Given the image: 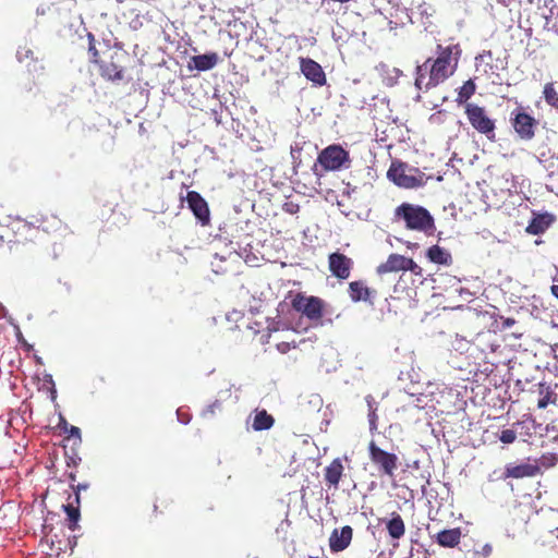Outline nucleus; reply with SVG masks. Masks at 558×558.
Listing matches in <instances>:
<instances>
[{
    "label": "nucleus",
    "mask_w": 558,
    "mask_h": 558,
    "mask_svg": "<svg viewBox=\"0 0 558 558\" xmlns=\"http://www.w3.org/2000/svg\"><path fill=\"white\" fill-rule=\"evenodd\" d=\"M368 422H369V429L375 430L377 429V414L376 410L371 408V411L368 413Z\"/></svg>",
    "instance_id": "obj_31"
},
{
    "label": "nucleus",
    "mask_w": 558,
    "mask_h": 558,
    "mask_svg": "<svg viewBox=\"0 0 558 558\" xmlns=\"http://www.w3.org/2000/svg\"><path fill=\"white\" fill-rule=\"evenodd\" d=\"M543 96L545 101L558 111V93L554 83H547L544 86Z\"/></svg>",
    "instance_id": "obj_28"
},
{
    "label": "nucleus",
    "mask_w": 558,
    "mask_h": 558,
    "mask_svg": "<svg viewBox=\"0 0 558 558\" xmlns=\"http://www.w3.org/2000/svg\"><path fill=\"white\" fill-rule=\"evenodd\" d=\"M517 439V433L513 429H504L499 435V440L504 444H512Z\"/></svg>",
    "instance_id": "obj_30"
},
{
    "label": "nucleus",
    "mask_w": 558,
    "mask_h": 558,
    "mask_svg": "<svg viewBox=\"0 0 558 558\" xmlns=\"http://www.w3.org/2000/svg\"><path fill=\"white\" fill-rule=\"evenodd\" d=\"M557 16H558V7H557Z\"/></svg>",
    "instance_id": "obj_41"
},
{
    "label": "nucleus",
    "mask_w": 558,
    "mask_h": 558,
    "mask_svg": "<svg viewBox=\"0 0 558 558\" xmlns=\"http://www.w3.org/2000/svg\"><path fill=\"white\" fill-rule=\"evenodd\" d=\"M183 201L187 203V207L203 227L210 225V210L208 204L198 192H187L186 197L182 198V202Z\"/></svg>",
    "instance_id": "obj_13"
},
{
    "label": "nucleus",
    "mask_w": 558,
    "mask_h": 558,
    "mask_svg": "<svg viewBox=\"0 0 558 558\" xmlns=\"http://www.w3.org/2000/svg\"><path fill=\"white\" fill-rule=\"evenodd\" d=\"M220 409H221V402L216 400L208 407V412H210L211 414H215L216 410H220Z\"/></svg>",
    "instance_id": "obj_36"
},
{
    "label": "nucleus",
    "mask_w": 558,
    "mask_h": 558,
    "mask_svg": "<svg viewBox=\"0 0 558 558\" xmlns=\"http://www.w3.org/2000/svg\"><path fill=\"white\" fill-rule=\"evenodd\" d=\"M292 308L308 320L318 323L324 316L325 302L318 296L296 293L291 300Z\"/></svg>",
    "instance_id": "obj_8"
},
{
    "label": "nucleus",
    "mask_w": 558,
    "mask_h": 558,
    "mask_svg": "<svg viewBox=\"0 0 558 558\" xmlns=\"http://www.w3.org/2000/svg\"><path fill=\"white\" fill-rule=\"evenodd\" d=\"M510 123L520 140L529 142L534 138L538 121L523 108H517L511 112Z\"/></svg>",
    "instance_id": "obj_9"
},
{
    "label": "nucleus",
    "mask_w": 558,
    "mask_h": 558,
    "mask_svg": "<svg viewBox=\"0 0 558 558\" xmlns=\"http://www.w3.org/2000/svg\"><path fill=\"white\" fill-rule=\"evenodd\" d=\"M350 153L340 144H331L318 153L316 162L312 170L317 177H322V172H335L351 167Z\"/></svg>",
    "instance_id": "obj_4"
},
{
    "label": "nucleus",
    "mask_w": 558,
    "mask_h": 558,
    "mask_svg": "<svg viewBox=\"0 0 558 558\" xmlns=\"http://www.w3.org/2000/svg\"><path fill=\"white\" fill-rule=\"evenodd\" d=\"M387 178L402 189H416L425 184L424 173L410 168L405 162L393 160L387 171Z\"/></svg>",
    "instance_id": "obj_6"
},
{
    "label": "nucleus",
    "mask_w": 558,
    "mask_h": 558,
    "mask_svg": "<svg viewBox=\"0 0 558 558\" xmlns=\"http://www.w3.org/2000/svg\"><path fill=\"white\" fill-rule=\"evenodd\" d=\"M515 324V319L514 318H511V317H507V318H504L502 319V328L505 329H508L510 328L511 326H513Z\"/></svg>",
    "instance_id": "obj_34"
},
{
    "label": "nucleus",
    "mask_w": 558,
    "mask_h": 558,
    "mask_svg": "<svg viewBox=\"0 0 558 558\" xmlns=\"http://www.w3.org/2000/svg\"><path fill=\"white\" fill-rule=\"evenodd\" d=\"M542 469L537 460H524L520 463L510 462L507 463L505 469L498 475V480H523L535 477L541 474Z\"/></svg>",
    "instance_id": "obj_10"
},
{
    "label": "nucleus",
    "mask_w": 558,
    "mask_h": 558,
    "mask_svg": "<svg viewBox=\"0 0 558 558\" xmlns=\"http://www.w3.org/2000/svg\"><path fill=\"white\" fill-rule=\"evenodd\" d=\"M556 220V217L550 213L534 214L525 231L532 235H539L544 233Z\"/></svg>",
    "instance_id": "obj_18"
},
{
    "label": "nucleus",
    "mask_w": 558,
    "mask_h": 558,
    "mask_svg": "<svg viewBox=\"0 0 558 558\" xmlns=\"http://www.w3.org/2000/svg\"><path fill=\"white\" fill-rule=\"evenodd\" d=\"M476 85L473 80H468L464 84L459 88L458 96L456 101L459 105L469 104L468 100L475 94Z\"/></svg>",
    "instance_id": "obj_27"
},
{
    "label": "nucleus",
    "mask_w": 558,
    "mask_h": 558,
    "mask_svg": "<svg viewBox=\"0 0 558 558\" xmlns=\"http://www.w3.org/2000/svg\"><path fill=\"white\" fill-rule=\"evenodd\" d=\"M64 432L68 433V437H75L77 439L81 440V429L76 426H70V428H68V426L65 425L64 426Z\"/></svg>",
    "instance_id": "obj_32"
},
{
    "label": "nucleus",
    "mask_w": 558,
    "mask_h": 558,
    "mask_svg": "<svg viewBox=\"0 0 558 558\" xmlns=\"http://www.w3.org/2000/svg\"><path fill=\"white\" fill-rule=\"evenodd\" d=\"M464 113L476 132L485 135L488 141L496 140V122L484 107L470 102L464 106Z\"/></svg>",
    "instance_id": "obj_7"
},
{
    "label": "nucleus",
    "mask_w": 558,
    "mask_h": 558,
    "mask_svg": "<svg viewBox=\"0 0 558 558\" xmlns=\"http://www.w3.org/2000/svg\"><path fill=\"white\" fill-rule=\"evenodd\" d=\"M437 543L442 547L453 548L461 539L460 529L444 530L437 534Z\"/></svg>",
    "instance_id": "obj_23"
},
{
    "label": "nucleus",
    "mask_w": 558,
    "mask_h": 558,
    "mask_svg": "<svg viewBox=\"0 0 558 558\" xmlns=\"http://www.w3.org/2000/svg\"><path fill=\"white\" fill-rule=\"evenodd\" d=\"M371 461L381 471L383 474L392 476L398 469L399 459L395 453L387 452L379 448L374 441L368 445Z\"/></svg>",
    "instance_id": "obj_12"
},
{
    "label": "nucleus",
    "mask_w": 558,
    "mask_h": 558,
    "mask_svg": "<svg viewBox=\"0 0 558 558\" xmlns=\"http://www.w3.org/2000/svg\"><path fill=\"white\" fill-rule=\"evenodd\" d=\"M550 292H551V294H553L555 298H557V299H558V284H553V286L550 287Z\"/></svg>",
    "instance_id": "obj_37"
},
{
    "label": "nucleus",
    "mask_w": 558,
    "mask_h": 558,
    "mask_svg": "<svg viewBox=\"0 0 558 558\" xmlns=\"http://www.w3.org/2000/svg\"><path fill=\"white\" fill-rule=\"evenodd\" d=\"M274 423V417L266 410H260L254 416L253 428L255 430H266L271 428Z\"/></svg>",
    "instance_id": "obj_26"
},
{
    "label": "nucleus",
    "mask_w": 558,
    "mask_h": 558,
    "mask_svg": "<svg viewBox=\"0 0 558 558\" xmlns=\"http://www.w3.org/2000/svg\"><path fill=\"white\" fill-rule=\"evenodd\" d=\"M401 270H409L418 275L421 272V267L412 258L397 253L390 254L385 263H381L376 267V274L379 276Z\"/></svg>",
    "instance_id": "obj_11"
},
{
    "label": "nucleus",
    "mask_w": 558,
    "mask_h": 558,
    "mask_svg": "<svg viewBox=\"0 0 558 558\" xmlns=\"http://www.w3.org/2000/svg\"><path fill=\"white\" fill-rule=\"evenodd\" d=\"M538 409H546L549 404H556L558 398L557 393L553 390L550 385L546 383L538 384Z\"/></svg>",
    "instance_id": "obj_22"
},
{
    "label": "nucleus",
    "mask_w": 558,
    "mask_h": 558,
    "mask_svg": "<svg viewBox=\"0 0 558 558\" xmlns=\"http://www.w3.org/2000/svg\"><path fill=\"white\" fill-rule=\"evenodd\" d=\"M352 258L340 252H335L328 256L329 271L339 280H345L350 277L353 268Z\"/></svg>",
    "instance_id": "obj_14"
},
{
    "label": "nucleus",
    "mask_w": 558,
    "mask_h": 558,
    "mask_svg": "<svg viewBox=\"0 0 558 558\" xmlns=\"http://www.w3.org/2000/svg\"><path fill=\"white\" fill-rule=\"evenodd\" d=\"M175 415H177V418H178L179 421L184 422V423H186V422H187L185 418H183V417L181 416V411H180V409H177Z\"/></svg>",
    "instance_id": "obj_39"
},
{
    "label": "nucleus",
    "mask_w": 558,
    "mask_h": 558,
    "mask_svg": "<svg viewBox=\"0 0 558 558\" xmlns=\"http://www.w3.org/2000/svg\"><path fill=\"white\" fill-rule=\"evenodd\" d=\"M483 551H484L485 556L490 555V553H492V546H490V545H488V544H486V545L483 547Z\"/></svg>",
    "instance_id": "obj_38"
},
{
    "label": "nucleus",
    "mask_w": 558,
    "mask_h": 558,
    "mask_svg": "<svg viewBox=\"0 0 558 558\" xmlns=\"http://www.w3.org/2000/svg\"><path fill=\"white\" fill-rule=\"evenodd\" d=\"M80 492L81 490H72L68 496V502L62 506L63 510L68 515L69 527L74 530L81 513H80Z\"/></svg>",
    "instance_id": "obj_19"
},
{
    "label": "nucleus",
    "mask_w": 558,
    "mask_h": 558,
    "mask_svg": "<svg viewBox=\"0 0 558 558\" xmlns=\"http://www.w3.org/2000/svg\"><path fill=\"white\" fill-rule=\"evenodd\" d=\"M130 56L125 50L113 49L105 46L99 66L100 75L108 81H122L124 78L125 64Z\"/></svg>",
    "instance_id": "obj_5"
},
{
    "label": "nucleus",
    "mask_w": 558,
    "mask_h": 558,
    "mask_svg": "<svg viewBox=\"0 0 558 558\" xmlns=\"http://www.w3.org/2000/svg\"><path fill=\"white\" fill-rule=\"evenodd\" d=\"M62 220L50 210H38L26 219L16 217L1 230L0 241H7L10 254L26 256L44 241L46 234L60 231Z\"/></svg>",
    "instance_id": "obj_1"
},
{
    "label": "nucleus",
    "mask_w": 558,
    "mask_h": 558,
    "mask_svg": "<svg viewBox=\"0 0 558 558\" xmlns=\"http://www.w3.org/2000/svg\"><path fill=\"white\" fill-rule=\"evenodd\" d=\"M70 488H77V489H81V488H86V486H85V485H82V484H77L76 486H74V485L72 484Z\"/></svg>",
    "instance_id": "obj_40"
},
{
    "label": "nucleus",
    "mask_w": 558,
    "mask_h": 558,
    "mask_svg": "<svg viewBox=\"0 0 558 558\" xmlns=\"http://www.w3.org/2000/svg\"><path fill=\"white\" fill-rule=\"evenodd\" d=\"M219 61L217 52H208L205 54H198L191 58L189 63L190 69H196L197 71H208L214 69Z\"/></svg>",
    "instance_id": "obj_20"
},
{
    "label": "nucleus",
    "mask_w": 558,
    "mask_h": 558,
    "mask_svg": "<svg viewBox=\"0 0 558 558\" xmlns=\"http://www.w3.org/2000/svg\"><path fill=\"white\" fill-rule=\"evenodd\" d=\"M343 464L340 458H336L325 468V482L328 486H336L343 474Z\"/></svg>",
    "instance_id": "obj_21"
},
{
    "label": "nucleus",
    "mask_w": 558,
    "mask_h": 558,
    "mask_svg": "<svg viewBox=\"0 0 558 558\" xmlns=\"http://www.w3.org/2000/svg\"><path fill=\"white\" fill-rule=\"evenodd\" d=\"M301 72L304 76L318 86L326 84V75L320 64L310 58H301L300 60Z\"/></svg>",
    "instance_id": "obj_15"
},
{
    "label": "nucleus",
    "mask_w": 558,
    "mask_h": 558,
    "mask_svg": "<svg viewBox=\"0 0 558 558\" xmlns=\"http://www.w3.org/2000/svg\"><path fill=\"white\" fill-rule=\"evenodd\" d=\"M461 52L459 44L437 45L436 58H428L423 64L416 66L415 87L427 92L452 76L457 71Z\"/></svg>",
    "instance_id": "obj_2"
},
{
    "label": "nucleus",
    "mask_w": 558,
    "mask_h": 558,
    "mask_svg": "<svg viewBox=\"0 0 558 558\" xmlns=\"http://www.w3.org/2000/svg\"><path fill=\"white\" fill-rule=\"evenodd\" d=\"M427 258L438 265H450L452 263L451 254L439 245H432L426 252Z\"/></svg>",
    "instance_id": "obj_24"
},
{
    "label": "nucleus",
    "mask_w": 558,
    "mask_h": 558,
    "mask_svg": "<svg viewBox=\"0 0 558 558\" xmlns=\"http://www.w3.org/2000/svg\"><path fill=\"white\" fill-rule=\"evenodd\" d=\"M48 558H72L71 554L64 550L63 553L48 554Z\"/></svg>",
    "instance_id": "obj_35"
},
{
    "label": "nucleus",
    "mask_w": 558,
    "mask_h": 558,
    "mask_svg": "<svg viewBox=\"0 0 558 558\" xmlns=\"http://www.w3.org/2000/svg\"><path fill=\"white\" fill-rule=\"evenodd\" d=\"M395 219L402 220L405 228L413 231L433 234L435 231V220L430 213L418 205L402 203L395 209Z\"/></svg>",
    "instance_id": "obj_3"
},
{
    "label": "nucleus",
    "mask_w": 558,
    "mask_h": 558,
    "mask_svg": "<svg viewBox=\"0 0 558 558\" xmlns=\"http://www.w3.org/2000/svg\"><path fill=\"white\" fill-rule=\"evenodd\" d=\"M389 535L395 538H401L405 533V525L400 514L393 513V517L386 524Z\"/></svg>",
    "instance_id": "obj_25"
},
{
    "label": "nucleus",
    "mask_w": 558,
    "mask_h": 558,
    "mask_svg": "<svg viewBox=\"0 0 558 558\" xmlns=\"http://www.w3.org/2000/svg\"><path fill=\"white\" fill-rule=\"evenodd\" d=\"M348 293L352 302H365L373 304L376 291L368 288L364 281L356 280L349 283Z\"/></svg>",
    "instance_id": "obj_16"
},
{
    "label": "nucleus",
    "mask_w": 558,
    "mask_h": 558,
    "mask_svg": "<svg viewBox=\"0 0 558 558\" xmlns=\"http://www.w3.org/2000/svg\"><path fill=\"white\" fill-rule=\"evenodd\" d=\"M291 348H295V343L291 344L290 342H280L277 344V349L280 353H287Z\"/></svg>",
    "instance_id": "obj_33"
},
{
    "label": "nucleus",
    "mask_w": 558,
    "mask_h": 558,
    "mask_svg": "<svg viewBox=\"0 0 558 558\" xmlns=\"http://www.w3.org/2000/svg\"><path fill=\"white\" fill-rule=\"evenodd\" d=\"M88 54H89V61L99 64L102 59V51L99 50L96 46V40L93 34H88Z\"/></svg>",
    "instance_id": "obj_29"
},
{
    "label": "nucleus",
    "mask_w": 558,
    "mask_h": 558,
    "mask_svg": "<svg viewBox=\"0 0 558 558\" xmlns=\"http://www.w3.org/2000/svg\"><path fill=\"white\" fill-rule=\"evenodd\" d=\"M353 530L350 525L335 529L329 537V547L332 553L344 550L351 543Z\"/></svg>",
    "instance_id": "obj_17"
}]
</instances>
